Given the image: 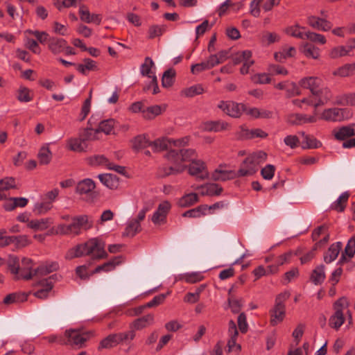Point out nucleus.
<instances>
[{"mask_svg": "<svg viewBox=\"0 0 355 355\" xmlns=\"http://www.w3.org/2000/svg\"><path fill=\"white\" fill-rule=\"evenodd\" d=\"M118 340L120 343L126 342L127 340H132L135 336V331L133 329H130L129 331L125 332H121L119 334H116Z\"/></svg>", "mask_w": 355, "mask_h": 355, "instance_id": "338daca9", "label": "nucleus"}, {"mask_svg": "<svg viewBox=\"0 0 355 355\" xmlns=\"http://www.w3.org/2000/svg\"><path fill=\"white\" fill-rule=\"evenodd\" d=\"M295 53L296 50L293 46L284 48L274 54V58L277 62H284L287 58L293 57Z\"/></svg>", "mask_w": 355, "mask_h": 355, "instance_id": "473e14b6", "label": "nucleus"}, {"mask_svg": "<svg viewBox=\"0 0 355 355\" xmlns=\"http://www.w3.org/2000/svg\"><path fill=\"white\" fill-rule=\"evenodd\" d=\"M290 293L285 291L279 294L275 298L274 307L270 311V324L276 326L282 322L286 313L285 302L289 298Z\"/></svg>", "mask_w": 355, "mask_h": 355, "instance_id": "20e7f679", "label": "nucleus"}, {"mask_svg": "<svg viewBox=\"0 0 355 355\" xmlns=\"http://www.w3.org/2000/svg\"><path fill=\"white\" fill-rule=\"evenodd\" d=\"M229 124L223 121H209L203 123L202 129L207 132H220L227 130Z\"/></svg>", "mask_w": 355, "mask_h": 355, "instance_id": "5701e85b", "label": "nucleus"}, {"mask_svg": "<svg viewBox=\"0 0 355 355\" xmlns=\"http://www.w3.org/2000/svg\"><path fill=\"white\" fill-rule=\"evenodd\" d=\"M355 73V63L345 64L333 72L334 76L347 77Z\"/></svg>", "mask_w": 355, "mask_h": 355, "instance_id": "ea45409f", "label": "nucleus"}, {"mask_svg": "<svg viewBox=\"0 0 355 355\" xmlns=\"http://www.w3.org/2000/svg\"><path fill=\"white\" fill-rule=\"evenodd\" d=\"M35 275L34 270H32V260L28 258H23L21 260V266L20 267L19 276H17V279L28 280Z\"/></svg>", "mask_w": 355, "mask_h": 355, "instance_id": "412c9836", "label": "nucleus"}, {"mask_svg": "<svg viewBox=\"0 0 355 355\" xmlns=\"http://www.w3.org/2000/svg\"><path fill=\"white\" fill-rule=\"evenodd\" d=\"M98 178L109 189H116L119 187V180L114 175L110 173L100 174Z\"/></svg>", "mask_w": 355, "mask_h": 355, "instance_id": "bb28decb", "label": "nucleus"}, {"mask_svg": "<svg viewBox=\"0 0 355 355\" xmlns=\"http://www.w3.org/2000/svg\"><path fill=\"white\" fill-rule=\"evenodd\" d=\"M119 344L116 334H112L103 339L98 347V350L110 349Z\"/></svg>", "mask_w": 355, "mask_h": 355, "instance_id": "72a5a7b5", "label": "nucleus"}, {"mask_svg": "<svg viewBox=\"0 0 355 355\" xmlns=\"http://www.w3.org/2000/svg\"><path fill=\"white\" fill-rule=\"evenodd\" d=\"M87 163L92 166H101L107 168L110 162L103 155H94L87 158Z\"/></svg>", "mask_w": 355, "mask_h": 355, "instance_id": "2f4dec72", "label": "nucleus"}, {"mask_svg": "<svg viewBox=\"0 0 355 355\" xmlns=\"http://www.w3.org/2000/svg\"><path fill=\"white\" fill-rule=\"evenodd\" d=\"M325 279L324 266L320 265L317 266L312 272L311 275V282L315 284H321Z\"/></svg>", "mask_w": 355, "mask_h": 355, "instance_id": "f704fd0d", "label": "nucleus"}, {"mask_svg": "<svg viewBox=\"0 0 355 355\" xmlns=\"http://www.w3.org/2000/svg\"><path fill=\"white\" fill-rule=\"evenodd\" d=\"M208 205H200L198 207L188 210L182 214L183 217L198 218L206 214Z\"/></svg>", "mask_w": 355, "mask_h": 355, "instance_id": "de8ad7c7", "label": "nucleus"}, {"mask_svg": "<svg viewBox=\"0 0 355 355\" xmlns=\"http://www.w3.org/2000/svg\"><path fill=\"white\" fill-rule=\"evenodd\" d=\"M58 279V275L54 274L48 278L43 279L38 282V284L41 286L38 291L35 292L33 295L40 299H46L49 292L53 289V282Z\"/></svg>", "mask_w": 355, "mask_h": 355, "instance_id": "9d476101", "label": "nucleus"}, {"mask_svg": "<svg viewBox=\"0 0 355 355\" xmlns=\"http://www.w3.org/2000/svg\"><path fill=\"white\" fill-rule=\"evenodd\" d=\"M341 248V242H336L331 244L329 246L327 252L324 255V262H326L327 263H329L334 261L338 257Z\"/></svg>", "mask_w": 355, "mask_h": 355, "instance_id": "393cba45", "label": "nucleus"}, {"mask_svg": "<svg viewBox=\"0 0 355 355\" xmlns=\"http://www.w3.org/2000/svg\"><path fill=\"white\" fill-rule=\"evenodd\" d=\"M170 209L171 205L168 201H164L160 203L151 218L152 222L155 225H162L165 223L166 216Z\"/></svg>", "mask_w": 355, "mask_h": 355, "instance_id": "9b49d317", "label": "nucleus"}, {"mask_svg": "<svg viewBox=\"0 0 355 355\" xmlns=\"http://www.w3.org/2000/svg\"><path fill=\"white\" fill-rule=\"evenodd\" d=\"M91 256L94 260H100L107 257L105 250V243L98 238L89 239L71 248L66 254V259Z\"/></svg>", "mask_w": 355, "mask_h": 355, "instance_id": "f257e3e1", "label": "nucleus"}, {"mask_svg": "<svg viewBox=\"0 0 355 355\" xmlns=\"http://www.w3.org/2000/svg\"><path fill=\"white\" fill-rule=\"evenodd\" d=\"M17 99L21 103H28L33 99V93L28 88L21 86L17 92Z\"/></svg>", "mask_w": 355, "mask_h": 355, "instance_id": "58836bf2", "label": "nucleus"}, {"mask_svg": "<svg viewBox=\"0 0 355 355\" xmlns=\"http://www.w3.org/2000/svg\"><path fill=\"white\" fill-rule=\"evenodd\" d=\"M141 225L137 220H131L122 234L123 236L133 237L141 231Z\"/></svg>", "mask_w": 355, "mask_h": 355, "instance_id": "e433bc0d", "label": "nucleus"}, {"mask_svg": "<svg viewBox=\"0 0 355 355\" xmlns=\"http://www.w3.org/2000/svg\"><path fill=\"white\" fill-rule=\"evenodd\" d=\"M304 27H301L299 25L289 26L286 29V33L294 37L300 38L302 40H305L306 32L302 31V30H304Z\"/></svg>", "mask_w": 355, "mask_h": 355, "instance_id": "864d4df0", "label": "nucleus"}, {"mask_svg": "<svg viewBox=\"0 0 355 355\" xmlns=\"http://www.w3.org/2000/svg\"><path fill=\"white\" fill-rule=\"evenodd\" d=\"M94 336L92 331H83L80 329H69L64 333L67 338L66 344L81 348L85 343Z\"/></svg>", "mask_w": 355, "mask_h": 355, "instance_id": "423d86ee", "label": "nucleus"}, {"mask_svg": "<svg viewBox=\"0 0 355 355\" xmlns=\"http://www.w3.org/2000/svg\"><path fill=\"white\" fill-rule=\"evenodd\" d=\"M240 177L237 171L216 169L211 174V179L214 181H226Z\"/></svg>", "mask_w": 355, "mask_h": 355, "instance_id": "aec40b11", "label": "nucleus"}, {"mask_svg": "<svg viewBox=\"0 0 355 355\" xmlns=\"http://www.w3.org/2000/svg\"><path fill=\"white\" fill-rule=\"evenodd\" d=\"M154 67V62L153 60L146 57L144 60V62L141 64L140 71L141 74L144 76H147L150 78H152V76L154 75L151 71V69Z\"/></svg>", "mask_w": 355, "mask_h": 355, "instance_id": "3c124183", "label": "nucleus"}, {"mask_svg": "<svg viewBox=\"0 0 355 355\" xmlns=\"http://www.w3.org/2000/svg\"><path fill=\"white\" fill-rule=\"evenodd\" d=\"M154 322V315L147 314L135 320L130 324V329H133L135 331L141 330Z\"/></svg>", "mask_w": 355, "mask_h": 355, "instance_id": "6ab92c4d", "label": "nucleus"}, {"mask_svg": "<svg viewBox=\"0 0 355 355\" xmlns=\"http://www.w3.org/2000/svg\"><path fill=\"white\" fill-rule=\"evenodd\" d=\"M37 157L40 164H48L51 160L52 154L48 147H42Z\"/></svg>", "mask_w": 355, "mask_h": 355, "instance_id": "4d7b16f0", "label": "nucleus"}, {"mask_svg": "<svg viewBox=\"0 0 355 355\" xmlns=\"http://www.w3.org/2000/svg\"><path fill=\"white\" fill-rule=\"evenodd\" d=\"M148 146H151V142L146 139L145 135H138L132 140V148L135 150L144 149Z\"/></svg>", "mask_w": 355, "mask_h": 355, "instance_id": "c03bdc74", "label": "nucleus"}, {"mask_svg": "<svg viewBox=\"0 0 355 355\" xmlns=\"http://www.w3.org/2000/svg\"><path fill=\"white\" fill-rule=\"evenodd\" d=\"M205 164L202 161H193L189 166V173L196 176L199 180H205L208 177V173L205 171Z\"/></svg>", "mask_w": 355, "mask_h": 355, "instance_id": "ddd939ff", "label": "nucleus"}, {"mask_svg": "<svg viewBox=\"0 0 355 355\" xmlns=\"http://www.w3.org/2000/svg\"><path fill=\"white\" fill-rule=\"evenodd\" d=\"M66 45L67 42L62 38L52 37L49 40V49L54 54L63 52Z\"/></svg>", "mask_w": 355, "mask_h": 355, "instance_id": "a878e982", "label": "nucleus"}, {"mask_svg": "<svg viewBox=\"0 0 355 355\" xmlns=\"http://www.w3.org/2000/svg\"><path fill=\"white\" fill-rule=\"evenodd\" d=\"M115 125L116 121L113 119L103 120L99 123L96 132H98V133L103 132L107 135H110L113 132Z\"/></svg>", "mask_w": 355, "mask_h": 355, "instance_id": "7c9ffc66", "label": "nucleus"}, {"mask_svg": "<svg viewBox=\"0 0 355 355\" xmlns=\"http://www.w3.org/2000/svg\"><path fill=\"white\" fill-rule=\"evenodd\" d=\"M27 300V295L21 293H12L6 295L3 302L5 304L9 305L14 303H19L24 302Z\"/></svg>", "mask_w": 355, "mask_h": 355, "instance_id": "79ce46f5", "label": "nucleus"}, {"mask_svg": "<svg viewBox=\"0 0 355 355\" xmlns=\"http://www.w3.org/2000/svg\"><path fill=\"white\" fill-rule=\"evenodd\" d=\"M300 85L311 91L314 95L322 84V80L318 77L310 76L302 78L300 82Z\"/></svg>", "mask_w": 355, "mask_h": 355, "instance_id": "a211bd4d", "label": "nucleus"}, {"mask_svg": "<svg viewBox=\"0 0 355 355\" xmlns=\"http://www.w3.org/2000/svg\"><path fill=\"white\" fill-rule=\"evenodd\" d=\"M349 305L348 300L345 297H340L334 303V313L329 320V324L331 328L338 330L344 324L345 318L343 311L348 308Z\"/></svg>", "mask_w": 355, "mask_h": 355, "instance_id": "7ed1b4c3", "label": "nucleus"}, {"mask_svg": "<svg viewBox=\"0 0 355 355\" xmlns=\"http://www.w3.org/2000/svg\"><path fill=\"white\" fill-rule=\"evenodd\" d=\"M335 138L339 141H344L347 138L355 135V124L343 126L338 130L333 131Z\"/></svg>", "mask_w": 355, "mask_h": 355, "instance_id": "4be33fe9", "label": "nucleus"}, {"mask_svg": "<svg viewBox=\"0 0 355 355\" xmlns=\"http://www.w3.org/2000/svg\"><path fill=\"white\" fill-rule=\"evenodd\" d=\"M267 137L268 133L260 128L249 130L244 126H241L239 132V138L241 139L266 138Z\"/></svg>", "mask_w": 355, "mask_h": 355, "instance_id": "2eb2a0df", "label": "nucleus"}, {"mask_svg": "<svg viewBox=\"0 0 355 355\" xmlns=\"http://www.w3.org/2000/svg\"><path fill=\"white\" fill-rule=\"evenodd\" d=\"M71 223L73 235H79L81 230H87L93 227L94 222L88 215H79L72 218Z\"/></svg>", "mask_w": 355, "mask_h": 355, "instance_id": "1a4fd4ad", "label": "nucleus"}, {"mask_svg": "<svg viewBox=\"0 0 355 355\" xmlns=\"http://www.w3.org/2000/svg\"><path fill=\"white\" fill-rule=\"evenodd\" d=\"M317 121L315 116H308L302 114H291L287 116V122L291 125H303L305 123H315Z\"/></svg>", "mask_w": 355, "mask_h": 355, "instance_id": "dca6fc26", "label": "nucleus"}, {"mask_svg": "<svg viewBox=\"0 0 355 355\" xmlns=\"http://www.w3.org/2000/svg\"><path fill=\"white\" fill-rule=\"evenodd\" d=\"M349 196V193L348 192L343 193L337 199V200L331 205V208L340 212L343 211Z\"/></svg>", "mask_w": 355, "mask_h": 355, "instance_id": "49530a36", "label": "nucleus"}, {"mask_svg": "<svg viewBox=\"0 0 355 355\" xmlns=\"http://www.w3.org/2000/svg\"><path fill=\"white\" fill-rule=\"evenodd\" d=\"M95 188L94 182L89 178L80 181L76 186V193L83 195L92 192Z\"/></svg>", "mask_w": 355, "mask_h": 355, "instance_id": "cd10ccee", "label": "nucleus"}, {"mask_svg": "<svg viewBox=\"0 0 355 355\" xmlns=\"http://www.w3.org/2000/svg\"><path fill=\"white\" fill-rule=\"evenodd\" d=\"M189 139L184 137L179 139H172L166 137H162L156 139L153 142H151V146L155 152H159L165 150H168L172 146H184L188 143Z\"/></svg>", "mask_w": 355, "mask_h": 355, "instance_id": "0eeeda50", "label": "nucleus"}, {"mask_svg": "<svg viewBox=\"0 0 355 355\" xmlns=\"http://www.w3.org/2000/svg\"><path fill=\"white\" fill-rule=\"evenodd\" d=\"M228 334L230 337L227 342L228 351L231 352L234 349L241 350V345H236V339L239 335L238 330L235 322L230 320L228 324Z\"/></svg>", "mask_w": 355, "mask_h": 355, "instance_id": "f3484780", "label": "nucleus"}, {"mask_svg": "<svg viewBox=\"0 0 355 355\" xmlns=\"http://www.w3.org/2000/svg\"><path fill=\"white\" fill-rule=\"evenodd\" d=\"M58 269L59 264L57 261H46L34 270V274L37 275H46Z\"/></svg>", "mask_w": 355, "mask_h": 355, "instance_id": "b1692460", "label": "nucleus"}, {"mask_svg": "<svg viewBox=\"0 0 355 355\" xmlns=\"http://www.w3.org/2000/svg\"><path fill=\"white\" fill-rule=\"evenodd\" d=\"M182 92L187 97H193L202 94L204 92V89L201 85H195L185 89Z\"/></svg>", "mask_w": 355, "mask_h": 355, "instance_id": "bf43d9fd", "label": "nucleus"}, {"mask_svg": "<svg viewBox=\"0 0 355 355\" xmlns=\"http://www.w3.org/2000/svg\"><path fill=\"white\" fill-rule=\"evenodd\" d=\"M196 151L193 149L170 150L165 157L171 163L178 165H184V162L195 161Z\"/></svg>", "mask_w": 355, "mask_h": 355, "instance_id": "39448f33", "label": "nucleus"}, {"mask_svg": "<svg viewBox=\"0 0 355 355\" xmlns=\"http://www.w3.org/2000/svg\"><path fill=\"white\" fill-rule=\"evenodd\" d=\"M198 201V196L196 193H190L183 196L178 201V205L182 207H188L193 205Z\"/></svg>", "mask_w": 355, "mask_h": 355, "instance_id": "37998d69", "label": "nucleus"}, {"mask_svg": "<svg viewBox=\"0 0 355 355\" xmlns=\"http://www.w3.org/2000/svg\"><path fill=\"white\" fill-rule=\"evenodd\" d=\"M307 24L313 28L322 31H328L333 26L331 21L315 16L308 17Z\"/></svg>", "mask_w": 355, "mask_h": 355, "instance_id": "4468645a", "label": "nucleus"}, {"mask_svg": "<svg viewBox=\"0 0 355 355\" xmlns=\"http://www.w3.org/2000/svg\"><path fill=\"white\" fill-rule=\"evenodd\" d=\"M249 58H252V52L248 50H245L241 52H238L232 58L233 64L236 65Z\"/></svg>", "mask_w": 355, "mask_h": 355, "instance_id": "680f3d73", "label": "nucleus"}, {"mask_svg": "<svg viewBox=\"0 0 355 355\" xmlns=\"http://www.w3.org/2000/svg\"><path fill=\"white\" fill-rule=\"evenodd\" d=\"M52 208L51 202H44L35 205L33 211L36 214H44Z\"/></svg>", "mask_w": 355, "mask_h": 355, "instance_id": "69168bd1", "label": "nucleus"}, {"mask_svg": "<svg viewBox=\"0 0 355 355\" xmlns=\"http://www.w3.org/2000/svg\"><path fill=\"white\" fill-rule=\"evenodd\" d=\"M175 76V71L173 69H169L165 71L163 73L162 78V85L164 87H170L174 83V78Z\"/></svg>", "mask_w": 355, "mask_h": 355, "instance_id": "603ef678", "label": "nucleus"}, {"mask_svg": "<svg viewBox=\"0 0 355 355\" xmlns=\"http://www.w3.org/2000/svg\"><path fill=\"white\" fill-rule=\"evenodd\" d=\"M303 139L302 141V146L303 148H318L321 146L320 141L317 140L313 136L306 135L302 132Z\"/></svg>", "mask_w": 355, "mask_h": 355, "instance_id": "4c0bfd02", "label": "nucleus"}, {"mask_svg": "<svg viewBox=\"0 0 355 355\" xmlns=\"http://www.w3.org/2000/svg\"><path fill=\"white\" fill-rule=\"evenodd\" d=\"M97 134H98V132H96V129L87 128L84 130L80 136L87 142V141L98 139Z\"/></svg>", "mask_w": 355, "mask_h": 355, "instance_id": "e2e57ef3", "label": "nucleus"}, {"mask_svg": "<svg viewBox=\"0 0 355 355\" xmlns=\"http://www.w3.org/2000/svg\"><path fill=\"white\" fill-rule=\"evenodd\" d=\"M348 112L347 109L338 107L329 108L324 110L321 118L329 121H340L345 119V114Z\"/></svg>", "mask_w": 355, "mask_h": 355, "instance_id": "f8f14e48", "label": "nucleus"}, {"mask_svg": "<svg viewBox=\"0 0 355 355\" xmlns=\"http://www.w3.org/2000/svg\"><path fill=\"white\" fill-rule=\"evenodd\" d=\"M305 40H309L312 42L320 44H324L327 42V40L323 35L311 31L306 32Z\"/></svg>", "mask_w": 355, "mask_h": 355, "instance_id": "13d9d810", "label": "nucleus"}, {"mask_svg": "<svg viewBox=\"0 0 355 355\" xmlns=\"http://www.w3.org/2000/svg\"><path fill=\"white\" fill-rule=\"evenodd\" d=\"M218 107L226 114L233 118H239L245 111V105L244 104L231 101H220L218 105Z\"/></svg>", "mask_w": 355, "mask_h": 355, "instance_id": "6e6552de", "label": "nucleus"}, {"mask_svg": "<svg viewBox=\"0 0 355 355\" xmlns=\"http://www.w3.org/2000/svg\"><path fill=\"white\" fill-rule=\"evenodd\" d=\"M184 165L174 164L171 166H163L159 168L158 174L160 177H165L173 174H178L183 172L185 169Z\"/></svg>", "mask_w": 355, "mask_h": 355, "instance_id": "c756f323", "label": "nucleus"}, {"mask_svg": "<svg viewBox=\"0 0 355 355\" xmlns=\"http://www.w3.org/2000/svg\"><path fill=\"white\" fill-rule=\"evenodd\" d=\"M266 159L267 154L262 150L250 154L241 164L239 175L241 177L252 175L259 170V166L265 162Z\"/></svg>", "mask_w": 355, "mask_h": 355, "instance_id": "f03ea898", "label": "nucleus"}, {"mask_svg": "<svg viewBox=\"0 0 355 355\" xmlns=\"http://www.w3.org/2000/svg\"><path fill=\"white\" fill-rule=\"evenodd\" d=\"M163 110L160 105L149 106L145 107V110L142 111V116L146 119L150 120L159 115Z\"/></svg>", "mask_w": 355, "mask_h": 355, "instance_id": "a19ab883", "label": "nucleus"}, {"mask_svg": "<svg viewBox=\"0 0 355 355\" xmlns=\"http://www.w3.org/2000/svg\"><path fill=\"white\" fill-rule=\"evenodd\" d=\"M15 179L11 177H6L0 180V189L7 191L10 189L15 188Z\"/></svg>", "mask_w": 355, "mask_h": 355, "instance_id": "0e129e2a", "label": "nucleus"}, {"mask_svg": "<svg viewBox=\"0 0 355 355\" xmlns=\"http://www.w3.org/2000/svg\"><path fill=\"white\" fill-rule=\"evenodd\" d=\"M166 25H152L149 27L148 31V37L150 40L154 39L156 37H159L166 31Z\"/></svg>", "mask_w": 355, "mask_h": 355, "instance_id": "8fccbe9b", "label": "nucleus"}, {"mask_svg": "<svg viewBox=\"0 0 355 355\" xmlns=\"http://www.w3.org/2000/svg\"><path fill=\"white\" fill-rule=\"evenodd\" d=\"M8 266L10 272L15 275L16 278L17 279V276H19L20 273L19 259L15 256L10 255L8 259Z\"/></svg>", "mask_w": 355, "mask_h": 355, "instance_id": "6e6d98bb", "label": "nucleus"}, {"mask_svg": "<svg viewBox=\"0 0 355 355\" xmlns=\"http://www.w3.org/2000/svg\"><path fill=\"white\" fill-rule=\"evenodd\" d=\"M50 222L48 218L31 220L28 223V227L35 230H44L49 227Z\"/></svg>", "mask_w": 355, "mask_h": 355, "instance_id": "09e8293b", "label": "nucleus"}, {"mask_svg": "<svg viewBox=\"0 0 355 355\" xmlns=\"http://www.w3.org/2000/svg\"><path fill=\"white\" fill-rule=\"evenodd\" d=\"M344 252L349 258L354 257L355 254V235L348 241Z\"/></svg>", "mask_w": 355, "mask_h": 355, "instance_id": "774afa93", "label": "nucleus"}, {"mask_svg": "<svg viewBox=\"0 0 355 355\" xmlns=\"http://www.w3.org/2000/svg\"><path fill=\"white\" fill-rule=\"evenodd\" d=\"M119 257H115L114 259L104 263L102 265L98 266L92 274L98 273L101 271L109 272L114 269L116 265H119L121 261L119 260Z\"/></svg>", "mask_w": 355, "mask_h": 355, "instance_id": "a18cd8bd", "label": "nucleus"}, {"mask_svg": "<svg viewBox=\"0 0 355 355\" xmlns=\"http://www.w3.org/2000/svg\"><path fill=\"white\" fill-rule=\"evenodd\" d=\"M317 98L316 101L320 105H324L331 98L332 94L328 87H319L317 92L313 95Z\"/></svg>", "mask_w": 355, "mask_h": 355, "instance_id": "c9c22d12", "label": "nucleus"}, {"mask_svg": "<svg viewBox=\"0 0 355 355\" xmlns=\"http://www.w3.org/2000/svg\"><path fill=\"white\" fill-rule=\"evenodd\" d=\"M303 53L306 57L313 59H318L320 56L319 49L309 43L304 46Z\"/></svg>", "mask_w": 355, "mask_h": 355, "instance_id": "5fc2aeb1", "label": "nucleus"}, {"mask_svg": "<svg viewBox=\"0 0 355 355\" xmlns=\"http://www.w3.org/2000/svg\"><path fill=\"white\" fill-rule=\"evenodd\" d=\"M69 148L75 152H83L87 148V142L80 136L79 138H71L68 140Z\"/></svg>", "mask_w": 355, "mask_h": 355, "instance_id": "c85d7f7f", "label": "nucleus"}, {"mask_svg": "<svg viewBox=\"0 0 355 355\" xmlns=\"http://www.w3.org/2000/svg\"><path fill=\"white\" fill-rule=\"evenodd\" d=\"M349 54L347 48L345 46H338L332 49L329 52L331 58L336 59Z\"/></svg>", "mask_w": 355, "mask_h": 355, "instance_id": "052dcab7", "label": "nucleus"}]
</instances>
